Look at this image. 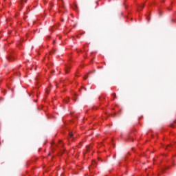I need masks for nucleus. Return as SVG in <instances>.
Masks as SVG:
<instances>
[{"label":"nucleus","mask_w":176,"mask_h":176,"mask_svg":"<svg viewBox=\"0 0 176 176\" xmlns=\"http://www.w3.org/2000/svg\"><path fill=\"white\" fill-rule=\"evenodd\" d=\"M69 138H72V141H74V138H75V137H74V133H72V132H69Z\"/></svg>","instance_id":"nucleus-1"},{"label":"nucleus","mask_w":176,"mask_h":176,"mask_svg":"<svg viewBox=\"0 0 176 176\" xmlns=\"http://www.w3.org/2000/svg\"><path fill=\"white\" fill-rule=\"evenodd\" d=\"M7 58L9 61H13V60H14V58L12 56H8Z\"/></svg>","instance_id":"nucleus-2"},{"label":"nucleus","mask_w":176,"mask_h":176,"mask_svg":"<svg viewBox=\"0 0 176 176\" xmlns=\"http://www.w3.org/2000/svg\"><path fill=\"white\" fill-rule=\"evenodd\" d=\"M69 68H71L69 66L67 67V69L65 70L66 74H68V70L67 69H69Z\"/></svg>","instance_id":"nucleus-3"},{"label":"nucleus","mask_w":176,"mask_h":176,"mask_svg":"<svg viewBox=\"0 0 176 176\" xmlns=\"http://www.w3.org/2000/svg\"><path fill=\"white\" fill-rule=\"evenodd\" d=\"M112 97H113V100H115V98H116V94L115 93H113L112 94Z\"/></svg>","instance_id":"nucleus-4"},{"label":"nucleus","mask_w":176,"mask_h":176,"mask_svg":"<svg viewBox=\"0 0 176 176\" xmlns=\"http://www.w3.org/2000/svg\"><path fill=\"white\" fill-rule=\"evenodd\" d=\"M91 149L90 146H87V152H89V151Z\"/></svg>","instance_id":"nucleus-5"},{"label":"nucleus","mask_w":176,"mask_h":176,"mask_svg":"<svg viewBox=\"0 0 176 176\" xmlns=\"http://www.w3.org/2000/svg\"><path fill=\"white\" fill-rule=\"evenodd\" d=\"M27 2V0H21V3L23 4V2Z\"/></svg>","instance_id":"nucleus-6"},{"label":"nucleus","mask_w":176,"mask_h":176,"mask_svg":"<svg viewBox=\"0 0 176 176\" xmlns=\"http://www.w3.org/2000/svg\"><path fill=\"white\" fill-rule=\"evenodd\" d=\"M170 127H175L174 124H170Z\"/></svg>","instance_id":"nucleus-7"},{"label":"nucleus","mask_w":176,"mask_h":176,"mask_svg":"<svg viewBox=\"0 0 176 176\" xmlns=\"http://www.w3.org/2000/svg\"><path fill=\"white\" fill-rule=\"evenodd\" d=\"M74 101H76V98H73Z\"/></svg>","instance_id":"nucleus-8"},{"label":"nucleus","mask_w":176,"mask_h":176,"mask_svg":"<svg viewBox=\"0 0 176 176\" xmlns=\"http://www.w3.org/2000/svg\"><path fill=\"white\" fill-rule=\"evenodd\" d=\"M85 80H86V79H87V77H84Z\"/></svg>","instance_id":"nucleus-9"},{"label":"nucleus","mask_w":176,"mask_h":176,"mask_svg":"<svg viewBox=\"0 0 176 176\" xmlns=\"http://www.w3.org/2000/svg\"><path fill=\"white\" fill-rule=\"evenodd\" d=\"M92 164H96V162H94L92 163Z\"/></svg>","instance_id":"nucleus-10"},{"label":"nucleus","mask_w":176,"mask_h":176,"mask_svg":"<svg viewBox=\"0 0 176 176\" xmlns=\"http://www.w3.org/2000/svg\"><path fill=\"white\" fill-rule=\"evenodd\" d=\"M140 8H144V5L141 6Z\"/></svg>","instance_id":"nucleus-11"},{"label":"nucleus","mask_w":176,"mask_h":176,"mask_svg":"<svg viewBox=\"0 0 176 176\" xmlns=\"http://www.w3.org/2000/svg\"><path fill=\"white\" fill-rule=\"evenodd\" d=\"M47 94H49V91L47 90Z\"/></svg>","instance_id":"nucleus-12"},{"label":"nucleus","mask_w":176,"mask_h":176,"mask_svg":"<svg viewBox=\"0 0 176 176\" xmlns=\"http://www.w3.org/2000/svg\"><path fill=\"white\" fill-rule=\"evenodd\" d=\"M167 147L170 146V144H168V146H166Z\"/></svg>","instance_id":"nucleus-13"}]
</instances>
